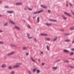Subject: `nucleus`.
Instances as JSON below:
<instances>
[{"label":"nucleus","mask_w":74,"mask_h":74,"mask_svg":"<svg viewBox=\"0 0 74 74\" xmlns=\"http://www.w3.org/2000/svg\"><path fill=\"white\" fill-rule=\"evenodd\" d=\"M29 55V53H26V55L27 56V55Z\"/></svg>","instance_id":"37998d69"},{"label":"nucleus","mask_w":74,"mask_h":74,"mask_svg":"<svg viewBox=\"0 0 74 74\" xmlns=\"http://www.w3.org/2000/svg\"><path fill=\"white\" fill-rule=\"evenodd\" d=\"M10 46L11 47H16V45H15L13 44H11L10 45Z\"/></svg>","instance_id":"6e6552de"},{"label":"nucleus","mask_w":74,"mask_h":74,"mask_svg":"<svg viewBox=\"0 0 74 74\" xmlns=\"http://www.w3.org/2000/svg\"><path fill=\"white\" fill-rule=\"evenodd\" d=\"M22 63H17L16 65L13 66L14 67H19L20 65H21Z\"/></svg>","instance_id":"f257e3e1"},{"label":"nucleus","mask_w":74,"mask_h":74,"mask_svg":"<svg viewBox=\"0 0 74 74\" xmlns=\"http://www.w3.org/2000/svg\"><path fill=\"white\" fill-rule=\"evenodd\" d=\"M48 12H50V10H48Z\"/></svg>","instance_id":"8fccbe9b"},{"label":"nucleus","mask_w":74,"mask_h":74,"mask_svg":"<svg viewBox=\"0 0 74 74\" xmlns=\"http://www.w3.org/2000/svg\"><path fill=\"white\" fill-rule=\"evenodd\" d=\"M46 40L47 41H50V39L49 38H46Z\"/></svg>","instance_id":"a878e982"},{"label":"nucleus","mask_w":74,"mask_h":74,"mask_svg":"<svg viewBox=\"0 0 74 74\" xmlns=\"http://www.w3.org/2000/svg\"><path fill=\"white\" fill-rule=\"evenodd\" d=\"M45 64L44 63H42V65H45Z\"/></svg>","instance_id":"79ce46f5"},{"label":"nucleus","mask_w":74,"mask_h":74,"mask_svg":"<svg viewBox=\"0 0 74 74\" xmlns=\"http://www.w3.org/2000/svg\"><path fill=\"white\" fill-rule=\"evenodd\" d=\"M45 25H46L47 26H51V25H52V24L47 23L45 24Z\"/></svg>","instance_id":"39448f33"},{"label":"nucleus","mask_w":74,"mask_h":74,"mask_svg":"<svg viewBox=\"0 0 74 74\" xmlns=\"http://www.w3.org/2000/svg\"><path fill=\"white\" fill-rule=\"evenodd\" d=\"M15 52H12L11 53H9V54H8L7 55L8 56H10L11 55H13V54H14Z\"/></svg>","instance_id":"20e7f679"},{"label":"nucleus","mask_w":74,"mask_h":74,"mask_svg":"<svg viewBox=\"0 0 74 74\" xmlns=\"http://www.w3.org/2000/svg\"><path fill=\"white\" fill-rule=\"evenodd\" d=\"M71 50H72V51H74V48L72 49Z\"/></svg>","instance_id":"a19ab883"},{"label":"nucleus","mask_w":74,"mask_h":74,"mask_svg":"<svg viewBox=\"0 0 74 74\" xmlns=\"http://www.w3.org/2000/svg\"><path fill=\"white\" fill-rule=\"evenodd\" d=\"M50 21H51V22H53V19H50Z\"/></svg>","instance_id":"2f4dec72"},{"label":"nucleus","mask_w":74,"mask_h":74,"mask_svg":"<svg viewBox=\"0 0 74 74\" xmlns=\"http://www.w3.org/2000/svg\"><path fill=\"white\" fill-rule=\"evenodd\" d=\"M70 30H73L74 29V27H71L70 28Z\"/></svg>","instance_id":"5701e85b"},{"label":"nucleus","mask_w":74,"mask_h":74,"mask_svg":"<svg viewBox=\"0 0 74 74\" xmlns=\"http://www.w3.org/2000/svg\"><path fill=\"white\" fill-rule=\"evenodd\" d=\"M28 27H29V28H30L31 27H30V25H28Z\"/></svg>","instance_id":"a18cd8bd"},{"label":"nucleus","mask_w":74,"mask_h":74,"mask_svg":"<svg viewBox=\"0 0 74 74\" xmlns=\"http://www.w3.org/2000/svg\"><path fill=\"white\" fill-rule=\"evenodd\" d=\"M41 53H42V54H43V52L41 51Z\"/></svg>","instance_id":"3c124183"},{"label":"nucleus","mask_w":74,"mask_h":74,"mask_svg":"<svg viewBox=\"0 0 74 74\" xmlns=\"http://www.w3.org/2000/svg\"><path fill=\"white\" fill-rule=\"evenodd\" d=\"M35 18H36V17H34L33 18V19H35Z\"/></svg>","instance_id":"864d4df0"},{"label":"nucleus","mask_w":74,"mask_h":74,"mask_svg":"<svg viewBox=\"0 0 74 74\" xmlns=\"http://www.w3.org/2000/svg\"><path fill=\"white\" fill-rule=\"evenodd\" d=\"M27 36H28V38L30 39L32 38H33V37H29V36H30V35H29V34H27Z\"/></svg>","instance_id":"a211bd4d"},{"label":"nucleus","mask_w":74,"mask_h":74,"mask_svg":"<svg viewBox=\"0 0 74 74\" xmlns=\"http://www.w3.org/2000/svg\"><path fill=\"white\" fill-rule=\"evenodd\" d=\"M2 16V15L0 14V17Z\"/></svg>","instance_id":"6e6d98bb"},{"label":"nucleus","mask_w":74,"mask_h":74,"mask_svg":"<svg viewBox=\"0 0 74 74\" xmlns=\"http://www.w3.org/2000/svg\"><path fill=\"white\" fill-rule=\"evenodd\" d=\"M70 41V40H66L65 41V42H69Z\"/></svg>","instance_id":"cd10ccee"},{"label":"nucleus","mask_w":74,"mask_h":74,"mask_svg":"<svg viewBox=\"0 0 74 74\" xmlns=\"http://www.w3.org/2000/svg\"><path fill=\"white\" fill-rule=\"evenodd\" d=\"M69 5L71 6H72L73 5L72 4H71V3H69Z\"/></svg>","instance_id":"e433bc0d"},{"label":"nucleus","mask_w":74,"mask_h":74,"mask_svg":"<svg viewBox=\"0 0 74 74\" xmlns=\"http://www.w3.org/2000/svg\"><path fill=\"white\" fill-rule=\"evenodd\" d=\"M64 14L65 15H67V16H70V17H71V16L69 14V13H68L66 12H65L64 13Z\"/></svg>","instance_id":"423d86ee"},{"label":"nucleus","mask_w":74,"mask_h":74,"mask_svg":"<svg viewBox=\"0 0 74 74\" xmlns=\"http://www.w3.org/2000/svg\"><path fill=\"white\" fill-rule=\"evenodd\" d=\"M61 31L62 32H63V31H64V30L63 29H61Z\"/></svg>","instance_id":"de8ad7c7"},{"label":"nucleus","mask_w":74,"mask_h":74,"mask_svg":"<svg viewBox=\"0 0 74 74\" xmlns=\"http://www.w3.org/2000/svg\"><path fill=\"white\" fill-rule=\"evenodd\" d=\"M38 61H39V62L40 61V59H39L38 60Z\"/></svg>","instance_id":"4d7b16f0"},{"label":"nucleus","mask_w":74,"mask_h":74,"mask_svg":"<svg viewBox=\"0 0 74 74\" xmlns=\"http://www.w3.org/2000/svg\"><path fill=\"white\" fill-rule=\"evenodd\" d=\"M37 21L38 23H39L40 22V18H39V17H38L37 18Z\"/></svg>","instance_id":"aec40b11"},{"label":"nucleus","mask_w":74,"mask_h":74,"mask_svg":"<svg viewBox=\"0 0 74 74\" xmlns=\"http://www.w3.org/2000/svg\"><path fill=\"white\" fill-rule=\"evenodd\" d=\"M8 25V22H6L4 25L3 26H6Z\"/></svg>","instance_id":"412c9836"},{"label":"nucleus","mask_w":74,"mask_h":74,"mask_svg":"<svg viewBox=\"0 0 74 74\" xmlns=\"http://www.w3.org/2000/svg\"><path fill=\"white\" fill-rule=\"evenodd\" d=\"M29 10V11H32V9H31L30 8H28Z\"/></svg>","instance_id":"f704fd0d"},{"label":"nucleus","mask_w":74,"mask_h":74,"mask_svg":"<svg viewBox=\"0 0 74 74\" xmlns=\"http://www.w3.org/2000/svg\"><path fill=\"white\" fill-rule=\"evenodd\" d=\"M74 52H71L70 54V56H73L74 55Z\"/></svg>","instance_id":"4be33fe9"},{"label":"nucleus","mask_w":74,"mask_h":74,"mask_svg":"<svg viewBox=\"0 0 74 74\" xmlns=\"http://www.w3.org/2000/svg\"><path fill=\"white\" fill-rule=\"evenodd\" d=\"M34 41H35V42H37V39L36 38H34Z\"/></svg>","instance_id":"c85d7f7f"},{"label":"nucleus","mask_w":74,"mask_h":74,"mask_svg":"<svg viewBox=\"0 0 74 74\" xmlns=\"http://www.w3.org/2000/svg\"><path fill=\"white\" fill-rule=\"evenodd\" d=\"M53 69L54 70H56V69H58V68L57 67H53Z\"/></svg>","instance_id":"b1692460"},{"label":"nucleus","mask_w":74,"mask_h":74,"mask_svg":"<svg viewBox=\"0 0 74 74\" xmlns=\"http://www.w3.org/2000/svg\"><path fill=\"white\" fill-rule=\"evenodd\" d=\"M62 17L63 19L64 20H66V17H65L64 15H62Z\"/></svg>","instance_id":"9d476101"},{"label":"nucleus","mask_w":74,"mask_h":74,"mask_svg":"<svg viewBox=\"0 0 74 74\" xmlns=\"http://www.w3.org/2000/svg\"><path fill=\"white\" fill-rule=\"evenodd\" d=\"M60 59H59V60H57V62H59V61H60Z\"/></svg>","instance_id":"c03bdc74"},{"label":"nucleus","mask_w":74,"mask_h":74,"mask_svg":"<svg viewBox=\"0 0 74 74\" xmlns=\"http://www.w3.org/2000/svg\"><path fill=\"white\" fill-rule=\"evenodd\" d=\"M7 12L9 14H12L13 13V11H8Z\"/></svg>","instance_id":"ddd939ff"},{"label":"nucleus","mask_w":74,"mask_h":74,"mask_svg":"<svg viewBox=\"0 0 74 74\" xmlns=\"http://www.w3.org/2000/svg\"><path fill=\"white\" fill-rule=\"evenodd\" d=\"M70 67L71 68H74V66H70Z\"/></svg>","instance_id":"58836bf2"},{"label":"nucleus","mask_w":74,"mask_h":74,"mask_svg":"<svg viewBox=\"0 0 74 74\" xmlns=\"http://www.w3.org/2000/svg\"><path fill=\"white\" fill-rule=\"evenodd\" d=\"M31 60H32V62H36V61H35V60H34V59H33V58H31Z\"/></svg>","instance_id":"6ab92c4d"},{"label":"nucleus","mask_w":74,"mask_h":74,"mask_svg":"<svg viewBox=\"0 0 74 74\" xmlns=\"http://www.w3.org/2000/svg\"><path fill=\"white\" fill-rule=\"evenodd\" d=\"M65 35H69V34H65Z\"/></svg>","instance_id":"49530a36"},{"label":"nucleus","mask_w":74,"mask_h":74,"mask_svg":"<svg viewBox=\"0 0 74 74\" xmlns=\"http://www.w3.org/2000/svg\"><path fill=\"white\" fill-rule=\"evenodd\" d=\"M41 6L42 8H46L47 7L44 5H41Z\"/></svg>","instance_id":"9b49d317"},{"label":"nucleus","mask_w":74,"mask_h":74,"mask_svg":"<svg viewBox=\"0 0 74 74\" xmlns=\"http://www.w3.org/2000/svg\"><path fill=\"white\" fill-rule=\"evenodd\" d=\"M3 32V31L2 30H0V33H2Z\"/></svg>","instance_id":"ea45409f"},{"label":"nucleus","mask_w":74,"mask_h":74,"mask_svg":"<svg viewBox=\"0 0 74 74\" xmlns=\"http://www.w3.org/2000/svg\"><path fill=\"white\" fill-rule=\"evenodd\" d=\"M27 47H24L23 48V50H26V49H27Z\"/></svg>","instance_id":"2eb2a0df"},{"label":"nucleus","mask_w":74,"mask_h":74,"mask_svg":"<svg viewBox=\"0 0 74 74\" xmlns=\"http://www.w3.org/2000/svg\"><path fill=\"white\" fill-rule=\"evenodd\" d=\"M63 51L64 52H66V53H69V51L66 49L64 50Z\"/></svg>","instance_id":"0eeeda50"},{"label":"nucleus","mask_w":74,"mask_h":74,"mask_svg":"<svg viewBox=\"0 0 74 74\" xmlns=\"http://www.w3.org/2000/svg\"><path fill=\"white\" fill-rule=\"evenodd\" d=\"M66 6L67 7H68V6H69V5H68V4H66Z\"/></svg>","instance_id":"603ef678"},{"label":"nucleus","mask_w":74,"mask_h":74,"mask_svg":"<svg viewBox=\"0 0 74 74\" xmlns=\"http://www.w3.org/2000/svg\"><path fill=\"white\" fill-rule=\"evenodd\" d=\"M47 48L48 50L49 51V47H48V46H47Z\"/></svg>","instance_id":"7c9ffc66"},{"label":"nucleus","mask_w":74,"mask_h":74,"mask_svg":"<svg viewBox=\"0 0 74 74\" xmlns=\"http://www.w3.org/2000/svg\"><path fill=\"white\" fill-rule=\"evenodd\" d=\"M16 4L17 5H21L22 3L21 2L17 3H16Z\"/></svg>","instance_id":"f8f14e48"},{"label":"nucleus","mask_w":74,"mask_h":74,"mask_svg":"<svg viewBox=\"0 0 74 74\" xmlns=\"http://www.w3.org/2000/svg\"><path fill=\"white\" fill-rule=\"evenodd\" d=\"M10 22L12 24V25H15V23L11 20L10 21Z\"/></svg>","instance_id":"dca6fc26"},{"label":"nucleus","mask_w":74,"mask_h":74,"mask_svg":"<svg viewBox=\"0 0 74 74\" xmlns=\"http://www.w3.org/2000/svg\"><path fill=\"white\" fill-rule=\"evenodd\" d=\"M72 43H73V44L74 43V40L72 41Z\"/></svg>","instance_id":"09e8293b"},{"label":"nucleus","mask_w":74,"mask_h":74,"mask_svg":"<svg viewBox=\"0 0 74 74\" xmlns=\"http://www.w3.org/2000/svg\"><path fill=\"white\" fill-rule=\"evenodd\" d=\"M15 74V72H12L11 74Z\"/></svg>","instance_id":"4c0bfd02"},{"label":"nucleus","mask_w":74,"mask_h":74,"mask_svg":"<svg viewBox=\"0 0 74 74\" xmlns=\"http://www.w3.org/2000/svg\"><path fill=\"white\" fill-rule=\"evenodd\" d=\"M43 11H44V10H41L38 11V12H34L33 15H34V14H40V13L42 12H43Z\"/></svg>","instance_id":"f03ea898"},{"label":"nucleus","mask_w":74,"mask_h":74,"mask_svg":"<svg viewBox=\"0 0 74 74\" xmlns=\"http://www.w3.org/2000/svg\"><path fill=\"white\" fill-rule=\"evenodd\" d=\"M8 69H9V70H11V69H12V67L10 66L8 68Z\"/></svg>","instance_id":"bb28decb"},{"label":"nucleus","mask_w":74,"mask_h":74,"mask_svg":"<svg viewBox=\"0 0 74 74\" xmlns=\"http://www.w3.org/2000/svg\"><path fill=\"white\" fill-rule=\"evenodd\" d=\"M14 27L15 28H16V29H20V28H19V27H18V26L15 25L14 26Z\"/></svg>","instance_id":"f3484780"},{"label":"nucleus","mask_w":74,"mask_h":74,"mask_svg":"<svg viewBox=\"0 0 74 74\" xmlns=\"http://www.w3.org/2000/svg\"><path fill=\"white\" fill-rule=\"evenodd\" d=\"M57 21H57V20H53V22H57Z\"/></svg>","instance_id":"473e14b6"},{"label":"nucleus","mask_w":74,"mask_h":74,"mask_svg":"<svg viewBox=\"0 0 74 74\" xmlns=\"http://www.w3.org/2000/svg\"><path fill=\"white\" fill-rule=\"evenodd\" d=\"M9 7H8V6H5V8H8Z\"/></svg>","instance_id":"72a5a7b5"},{"label":"nucleus","mask_w":74,"mask_h":74,"mask_svg":"<svg viewBox=\"0 0 74 74\" xmlns=\"http://www.w3.org/2000/svg\"><path fill=\"white\" fill-rule=\"evenodd\" d=\"M71 12H72V14L74 15V12H73L72 10H71Z\"/></svg>","instance_id":"c9c22d12"},{"label":"nucleus","mask_w":74,"mask_h":74,"mask_svg":"<svg viewBox=\"0 0 74 74\" xmlns=\"http://www.w3.org/2000/svg\"><path fill=\"white\" fill-rule=\"evenodd\" d=\"M4 44V42H3L0 41V44Z\"/></svg>","instance_id":"c756f323"},{"label":"nucleus","mask_w":74,"mask_h":74,"mask_svg":"<svg viewBox=\"0 0 74 74\" xmlns=\"http://www.w3.org/2000/svg\"><path fill=\"white\" fill-rule=\"evenodd\" d=\"M41 36H48L47 34H41Z\"/></svg>","instance_id":"4468645a"},{"label":"nucleus","mask_w":74,"mask_h":74,"mask_svg":"<svg viewBox=\"0 0 74 74\" xmlns=\"http://www.w3.org/2000/svg\"><path fill=\"white\" fill-rule=\"evenodd\" d=\"M57 38H58V37H55V38L54 39V41H56V40H57Z\"/></svg>","instance_id":"393cba45"},{"label":"nucleus","mask_w":74,"mask_h":74,"mask_svg":"<svg viewBox=\"0 0 74 74\" xmlns=\"http://www.w3.org/2000/svg\"><path fill=\"white\" fill-rule=\"evenodd\" d=\"M1 2H2V1H0V3H1Z\"/></svg>","instance_id":"5fc2aeb1"},{"label":"nucleus","mask_w":74,"mask_h":74,"mask_svg":"<svg viewBox=\"0 0 74 74\" xmlns=\"http://www.w3.org/2000/svg\"><path fill=\"white\" fill-rule=\"evenodd\" d=\"M37 70V72L39 74L40 72V71L39 70H37V68H36L34 69L33 71L34 72H35Z\"/></svg>","instance_id":"7ed1b4c3"},{"label":"nucleus","mask_w":74,"mask_h":74,"mask_svg":"<svg viewBox=\"0 0 74 74\" xmlns=\"http://www.w3.org/2000/svg\"><path fill=\"white\" fill-rule=\"evenodd\" d=\"M7 65L5 64H3L2 66V68H4V67H5Z\"/></svg>","instance_id":"1a4fd4ad"}]
</instances>
